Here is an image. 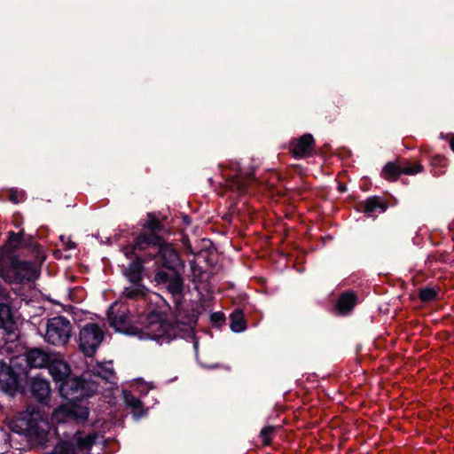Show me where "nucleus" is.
I'll return each mask as SVG.
<instances>
[{
    "instance_id": "nucleus-21",
    "label": "nucleus",
    "mask_w": 454,
    "mask_h": 454,
    "mask_svg": "<svg viewBox=\"0 0 454 454\" xmlns=\"http://www.w3.org/2000/svg\"><path fill=\"white\" fill-rule=\"evenodd\" d=\"M357 294L351 290L342 292L335 305V309L339 315H348L357 304Z\"/></svg>"
},
{
    "instance_id": "nucleus-12",
    "label": "nucleus",
    "mask_w": 454,
    "mask_h": 454,
    "mask_svg": "<svg viewBox=\"0 0 454 454\" xmlns=\"http://www.w3.org/2000/svg\"><path fill=\"white\" fill-rule=\"evenodd\" d=\"M104 340V333L97 323H88L80 331L79 347L86 356H93Z\"/></svg>"
},
{
    "instance_id": "nucleus-6",
    "label": "nucleus",
    "mask_w": 454,
    "mask_h": 454,
    "mask_svg": "<svg viewBox=\"0 0 454 454\" xmlns=\"http://www.w3.org/2000/svg\"><path fill=\"white\" fill-rule=\"evenodd\" d=\"M184 269H158L153 274L152 282L160 289H165L171 295L174 303L184 299Z\"/></svg>"
},
{
    "instance_id": "nucleus-24",
    "label": "nucleus",
    "mask_w": 454,
    "mask_h": 454,
    "mask_svg": "<svg viewBox=\"0 0 454 454\" xmlns=\"http://www.w3.org/2000/svg\"><path fill=\"white\" fill-rule=\"evenodd\" d=\"M15 324L12 306L9 303L0 302V327L11 332Z\"/></svg>"
},
{
    "instance_id": "nucleus-13",
    "label": "nucleus",
    "mask_w": 454,
    "mask_h": 454,
    "mask_svg": "<svg viewBox=\"0 0 454 454\" xmlns=\"http://www.w3.org/2000/svg\"><path fill=\"white\" fill-rule=\"evenodd\" d=\"M184 300H181L177 303L175 304V316L176 320L175 322H169L166 319V316L163 313V320L166 324L170 325L173 326V329L175 331V340L178 336V331H179V325H189L192 326V325H195L198 321L200 311L198 309L191 308L187 309L184 305Z\"/></svg>"
},
{
    "instance_id": "nucleus-10",
    "label": "nucleus",
    "mask_w": 454,
    "mask_h": 454,
    "mask_svg": "<svg viewBox=\"0 0 454 454\" xmlns=\"http://www.w3.org/2000/svg\"><path fill=\"white\" fill-rule=\"evenodd\" d=\"M71 333L70 321L63 316L55 317L47 322L45 340L54 346H62L68 342Z\"/></svg>"
},
{
    "instance_id": "nucleus-1",
    "label": "nucleus",
    "mask_w": 454,
    "mask_h": 454,
    "mask_svg": "<svg viewBox=\"0 0 454 454\" xmlns=\"http://www.w3.org/2000/svg\"><path fill=\"white\" fill-rule=\"evenodd\" d=\"M109 325L116 332L129 336H137L139 339H150L158 343H169L175 338L173 326L166 324L163 320V312L158 309L150 310L143 322L142 328L130 323L125 310H114L111 306L107 310Z\"/></svg>"
},
{
    "instance_id": "nucleus-31",
    "label": "nucleus",
    "mask_w": 454,
    "mask_h": 454,
    "mask_svg": "<svg viewBox=\"0 0 454 454\" xmlns=\"http://www.w3.org/2000/svg\"><path fill=\"white\" fill-rule=\"evenodd\" d=\"M226 317L224 313L221 311L213 312L210 315V322L213 327H221L223 325L225 324Z\"/></svg>"
},
{
    "instance_id": "nucleus-33",
    "label": "nucleus",
    "mask_w": 454,
    "mask_h": 454,
    "mask_svg": "<svg viewBox=\"0 0 454 454\" xmlns=\"http://www.w3.org/2000/svg\"><path fill=\"white\" fill-rule=\"evenodd\" d=\"M182 242H183V244H184V248H185V251H186L188 254H194V252H193V250H192V245H191L190 240H189V239H188V237H187V236H183V238H182Z\"/></svg>"
},
{
    "instance_id": "nucleus-34",
    "label": "nucleus",
    "mask_w": 454,
    "mask_h": 454,
    "mask_svg": "<svg viewBox=\"0 0 454 454\" xmlns=\"http://www.w3.org/2000/svg\"><path fill=\"white\" fill-rule=\"evenodd\" d=\"M34 244H35V240H34V238L31 235H27V237L25 236V234L23 235L22 246L33 247Z\"/></svg>"
},
{
    "instance_id": "nucleus-14",
    "label": "nucleus",
    "mask_w": 454,
    "mask_h": 454,
    "mask_svg": "<svg viewBox=\"0 0 454 454\" xmlns=\"http://www.w3.org/2000/svg\"><path fill=\"white\" fill-rule=\"evenodd\" d=\"M256 178L253 171H245L238 169L233 173L228 174L225 177L227 187L239 194H244L247 192L249 185L255 182Z\"/></svg>"
},
{
    "instance_id": "nucleus-39",
    "label": "nucleus",
    "mask_w": 454,
    "mask_h": 454,
    "mask_svg": "<svg viewBox=\"0 0 454 454\" xmlns=\"http://www.w3.org/2000/svg\"><path fill=\"white\" fill-rule=\"evenodd\" d=\"M450 147L454 153V135L452 136L450 141Z\"/></svg>"
},
{
    "instance_id": "nucleus-17",
    "label": "nucleus",
    "mask_w": 454,
    "mask_h": 454,
    "mask_svg": "<svg viewBox=\"0 0 454 454\" xmlns=\"http://www.w3.org/2000/svg\"><path fill=\"white\" fill-rule=\"evenodd\" d=\"M388 202L380 196H371L356 205V210L368 217H375V213H384L388 208Z\"/></svg>"
},
{
    "instance_id": "nucleus-16",
    "label": "nucleus",
    "mask_w": 454,
    "mask_h": 454,
    "mask_svg": "<svg viewBox=\"0 0 454 454\" xmlns=\"http://www.w3.org/2000/svg\"><path fill=\"white\" fill-rule=\"evenodd\" d=\"M314 147L315 139L309 133H306L297 139H292L289 144V151L296 159L311 155Z\"/></svg>"
},
{
    "instance_id": "nucleus-3",
    "label": "nucleus",
    "mask_w": 454,
    "mask_h": 454,
    "mask_svg": "<svg viewBox=\"0 0 454 454\" xmlns=\"http://www.w3.org/2000/svg\"><path fill=\"white\" fill-rule=\"evenodd\" d=\"M153 240L154 242L151 243L152 246L144 250L147 259H154L160 269H184V260L171 244L167 243L162 237H153Z\"/></svg>"
},
{
    "instance_id": "nucleus-32",
    "label": "nucleus",
    "mask_w": 454,
    "mask_h": 454,
    "mask_svg": "<svg viewBox=\"0 0 454 454\" xmlns=\"http://www.w3.org/2000/svg\"><path fill=\"white\" fill-rule=\"evenodd\" d=\"M447 161L448 160L445 158V156L441 154H435L430 160L431 165L434 168H444L447 166Z\"/></svg>"
},
{
    "instance_id": "nucleus-20",
    "label": "nucleus",
    "mask_w": 454,
    "mask_h": 454,
    "mask_svg": "<svg viewBox=\"0 0 454 454\" xmlns=\"http://www.w3.org/2000/svg\"><path fill=\"white\" fill-rule=\"evenodd\" d=\"M53 354L38 348H30L26 352V361L30 368H47Z\"/></svg>"
},
{
    "instance_id": "nucleus-8",
    "label": "nucleus",
    "mask_w": 454,
    "mask_h": 454,
    "mask_svg": "<svg viewBox=\"0 0 454 454\" xmlns=\"http://www.w3.org/2000/svg\"><path fill=\"white\" fill-rule=\"evenodd\" d=\"M142 231L134 239L132 253L141 251L152 246L153 237H161L160 233L164 230L163 225L153 213L147 214V220L141 223Z\"/></svg>"
},
{
    "instance_id": "nucleus-25",
    "label": "nucleus",
    "mask_w": 454,
    "mask_h": 454,
    "mask_svg": "<svg viewBox=\"0 0 454 454\" xmlns=\"http://www.w3.org/2000/svg\"><path fill=\"white\" fill-rule=\"evenodd\" d=\"M123 398L127 407L132 409V413L135 418L139 419L145 415L146 410L144 409L142 401L130 391L124 390Z\"/></svg>"
},
{
    "instance_id": "nucleus-37",
    "label": "nucleus",
    "mask_w": 454,
    "mask_h": 454,
    "mask_svg": "<svg viewBox=\"0 0 454 454\" xmlns=\"http://www.w3.org/2000/svg\"><path fill=\"white\" fill-rule=\"evenodd\" d=\"M75 247H76V244L72 240H68L66 244L67 249H73V248H75Z\"/></svg>"
},
{
    "instance_id": "nucleus-5",
    "label": "nucleus",
    "mask_w": 454,
    "mask_h": 454,
    "mask_svg": "<svg viewBox=\"0 0 454 454\" xmlns=\"http://www.w3.org/2000/svg\"><path fill=\"white\" fill-rule=\"evenodd\" d=\"M28 372L21 366H12L0 360V390L10 395L25 394Z\"/></svg>"
},
{
    "instance_id": "nucleus-35",
    "label": "nucleus",
    "mask_w": 454,
    "mask_h": 454,
    "mask_svg": "<svg viewBox=\"0 0 454 454\" xmlns=\"http://www.w3.org/2000/svg\"><path fill=\"white\" fill-rule=\"evenodd\" d=\"M9 200H10V201H12L13 203H19L18 192H14V191H12L10 195H9Z\"/></svg>"
},
{
    "instance_id": "nucleus-9",
    "label": "nucleus",
    "mask_w": 454,
    "mask_h": 454,
    "mask_svg": "<svg viewBox=\"0 0 454 454\" xmlns=\"http://www.w3.org/2000/svg\"><path fill=\"white\" fill-rule=\"evenodd\" d=\"M423 171L424 166L420 163L412 164L405 158H397L383 166L380 176L388 182H395L403 174L413 176Z\"/></svg>"
},
{
    "instance_id": "nucleus-40",
    "label": "nucleus",
    "mask_w": 454,
    "mask_h": 454,
    "mask_svg": "<svg viewBox=\"0 0 454 454\" xmlns=\"http://www.w3.org/2000/svg\"><path fill=\"white\" fill-rule=\"evenodd\" d=\"M346 190H347V189H346V186H345V185H343V184L339 185V191H340V192H346Z\"/></svg>"
},
{
    "instance_id": "nucleus-7",
    "label": "nucleus",
    "mask_w": 454,
    "mask_h": 454,
    "mask_svg": "<svg viewBox=\"0 0 454 454\" xmlns=\"http://www.w3.org/2000/svg\"><path fill=\"white\" fill-rule=\"evenodd\" d=\"M96 439L95 434L82 437L80 432H76L71 440H59L52 450L45 454H89Z\"/></svg>"
},
{
    "instance_id": "nucleus-22",
    "label": "nucleus",
    "mask_w": 454,
    "mask_h": 454,
    "mask_svg": "<svg viewBox=\"0 0 454 454\" xmlns=\"http://www.w3.org/2000/svg\"><path fill=\"white\" fill-rule=\"evenodd\" d=\"M344 101L342 98H338L332 103L325 104L320 110V114L325 120L332 123L337 120L340 114L341 107L343 106Z\"/></svg>"
},
{
    "instance_id": "nucleus-27",
    "label": "nucleus",
    "mask_w": 454,
    "mask_h": 454,
    "mask_svg": "<svg viewBox=\"0 0 454 454\" xmlns=\"http://www.w3.org/2000/svg\"><path fill=\"white\" fill-rule=\"evenodd\" d=\"M69 413L75 421L83 423L87 421L90 415V411L87 407L77 405L75 403H73L72 407L70 408Z\"/></svg>"
},
{
    "instance_id": "nucleus-26",
    "label": "nucleus",
    "mask_w": 454,
    "mask_h": 454,
    "mask_svg": "<svg viewBox=\"0 0 454 454\" xmlns=\"http://www.w3.org/2000/svg\"><path fill=\"white\" fill-rule=\"evenodd\" d=\"M247 321L240 308L235 309L230 315V328L234 333H241L247 329Z\"/></svg>"
},
{
    "instance_id": "nucleus-4",
    "label": "nucleus",
    "mask_w": 454,
    "mask_h": 454,
    "mask_svg": "<svg viewBox=\"0 0 454 454\" xmlns=\"http://www.w3.org/2000/svg\"><path fill=\"white\" fill-rule=\"evenodd\" d=\"M59 392L62 398L75 403L93 395L97 392V383L88 380L84 373L81 377L71 374L59 385Z\"/></svg>"
},
{
    "instance_id": "nucleus-38",
    "label": "nucleus",
    "mask_w": 454,
    "mask_h": 454,
    "mask_svg": "<svg viewBox=\"0 0 454 454\" xmlns=\"http://www.w3.org/2000/svg\"><path fill=\"white\" fill-rule=\"evenodd\" d=\"M223 219L226 222H229L231 223V219H232V215L231 214H226Z\"/></svg>"
},
{
    "instance_id": "nucleus-30",
    "label": "nucleus",
    "mask_w": 454,
    "mask_h": 454,
    "mask_svg": "<svg viewBox=\"0 0 454 454\" xmlns=\"http://www.w3.org/2000/svg\"><path fill=\"white\" fill-rule=\"evenodd\" d=\"M277 427L274 426H266L260 432V437L262 443L264 446H268L271 443L272 435L275 434Z\"/></svg>"
},
{
    "instance_id": "nucleus-18",
    "label": "nucleus",
    "mask_w": 454,
    "mask_h": 454,
    "mask_svg": "<svg viewBox=\"0 0 454 454\" xmlns=\"http://www.w3.org/2000/svg\"><path fill=\"white\" fill-rule=\"evenodd\" d=\"M47 369L53 380L59 384L71 375L70 365L59 354H53Z\"/></svg>"
},
{
    "instance_id": "nucleus-15",
    "label": "nucleus",
    "mask_w": 454,
    "mask_h": 454,
    "mask_svg": "<svg viewBox=\"0 0 454 454\" xmlns=\"http://www.w3.org/2000/svg\"><path fill=\"white\" fill-rule=\"evenodd\" d=\"M84 374L87 376L88 380L97 383V391L101 383L105 385L116 384V376L114 368L100 363H98L92 369L85 372Z\"/></svg>"
},
{
    "instance_id": "nucleus-36",
    "label": "nucleus",
    "mask_w": 454,
    "mask_h": 454,
    "mask_svg": "<svg viewBox=\"0 0 454 454\" xmlns=\"http://www.w3.org/2000/svg\"><path fill=\"white\" fill-rule=\"evenodd\" d=\"M182 220L185 225H190L192 223V219L188 215H182Z\"/></svg>"
},
{
    "instance_id": "nucleus-23",
    "label": "nucleus",
    "mask_w": 454,
    "mask_h": 454,
    "mask_svg": "<svg viewBox=\"0 0 454 454\" xmlns=\"http://www.w3.org/2000/svg\"><path fill=\"white\" fill-rule=\"evenodd\" d=\"M148 292L149 290L144 283L131 284V286L124 287L121 297L126 300L138 301L145 299Z\"/></svg>"
},
{
    "instance_id": "nucleus-19",
    "label": "nucleus",
    "mask_w": 454,
    "mask_h": 454,
    "mask_svg": "<svg viewBox=\"0 0 454 454\" xmlns=\"http://www.w3.org/2000/svg\"><path fill=\"white\" fill-rule=\"evenodd\" d=\"M29 390L31 396L42 404H46L50 399L51 387L46 379L39 376L33 377L30 382Z\"/></svg>"
},
{
    "instance_id": "nucleus-2",
    "label": "nucleus",
    "mask_w": 454,
    "mask_h": 454,
    "mask_svg": "<svg viewBox=\"0 0 454 454\" xmlns=\"http://www.w3.org/2000/svg\"><path fill=\"white\" fill-rule=\"evenodd\" d=\"M0 277L9 284L32 282L39 272L32 262L20 260L6 247H0Z\"/></svg>"
},
{
    "instance_id": "nucleus-11",
    "label": "nucleus",
    "mask_w": 454,
    "mask_h": 454,
    "mask_svg": "<svg viewBox=\"0 0 454 454\" xmlns=\"http://www.w3.org/2000/svg\"><path fill=\"white\" fill-rule=\"evenodd\" d=\"M124 254L131 259L130 262L122 270V275L130 284L144 283L145 263L147 261L145 251H136L132 253V244L125 248Z\"/></svg>"
},
{
    "instance_id": "nucleus-29",
    "label": "nucleus",
    "mask_w": 454,
    "mask_h": 454,
    "mask_svg": "<svg viewBox=\"0 0 454 454\" xmlns=\"http://www.w3.org/2000/svg\"><path fill=\"white\" fill-rule=\"evenodd\" d=\"M23 235L24 231L20 232L10 231L8 233L7 243L4 246H6L12 253L19 246H22Z\"/></svg>"
},
{
    "instance_id": "nucleus-41",
    "label": "nucleus",
    "mask_w": 454,
    "mask_h": 454,
    "mask_svg": "<svg viewBox=\"0 0 454 454\" xmlns=\"http://www.w3.org/2000/svg\"><path fill=\"white\" fill-rule=\"evenodd\" d=\"M218 366H219L218 364H209L207 367L210 369H215V368H217Z\"/></svg>"
},
{
    "instance_id": "nucleus-28",
    "label": "nucleus",
    "mask_w": 454,
    "mask_h": 454,
    "mask_svg": "<svg viewBox=\"0 0 454 454\" xmlns=\"http://www.w3.org/2000/svg\"><path fill=\"white\" fill-rule=\"evenodd\" d=\"M418 296H419V299L422 302L427 303V302L437 300L438 291L433 287H428V286L421 287L419 289Z\"/></svg>"
}]
</instances>
